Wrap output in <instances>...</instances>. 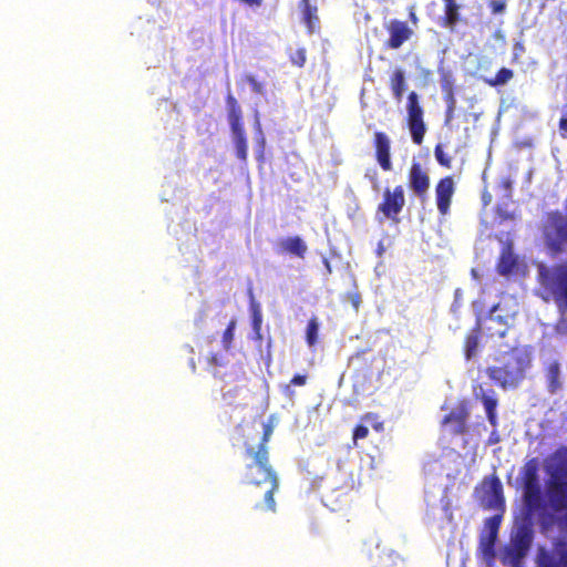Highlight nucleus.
Segmentation results:
<instances>
[{
    "instance_id": "1",
    "label": "nucleus",
    "mask_w": 567,
    "mask_h": 567,
    "mask_svg": "<svg viewBox=\"0 0 567 567\" xmlns=\"http://www.w3.org/2000/svg\"><path fill=\"white\" fill-rule=\"evenodd\" d=\"M270 434V426H265L257 446L246 445L244 455L249 462L245 466L243 482L250 485L248 498L255 511L275 513L274 495L279 491V478L269 463L267 443Z\"/></svg>"
},
{
    "instance_id": "2",
    "label": "nucleus",
    "mask_w": 567,
    "mask_h": 567,
    "mask_svg": "<svg viewBox=\"0 0 567 567\" xmlns=\"http://www.w3.org/2000/svg\"><path fill=\"white\" fill-rule=\"evenodd\" d=\"M496 362L485 369V374L496 386L508 390L516 389L525 380L532 358L526 349L513 347L499 353Z\"/></svg>"
},
{
    "instance_id": "3",
    "label": "nucleus",
    "mask_w": 567,
    "mask_h": 567,
    "mask_svg": "<svg viewBox=\"0 0 567 567\" xmlns=\"http://www.w3.org/2000/svg\"><path fill=\"white\" fill-rule=\"evenodd\" d=\"M540 297L553 302L560 313L567 312V262L538 268Z\"/></svg>"
},
{
    "instance_id": "4",
    "label": "nucleus",
    "mask_w": 567,
    "mask_h": 567,
    "mask_svg": "<svg viewBox=\"0 0 567 567\" xmlns=\"http://www.w3.org/2000/svg\"><path fill=\"white\" fill-rule=\"evenodd\" d=\"M539 470L540 461L538 457L527 460L520 468L522 501L527 516H532L544 508Z\"/></svg>"
},
{
    "instance_id": "5",
    "label": "nucleus",
    "mask_w": 567,
    "mask_h": 567,
    "mask_svg": "<svg viewBox=\"0 0 567 567\" xmlns=\"http://www.w3.org/2000/svg\"><path fill=\"white\" fill-rule=\"evenodd\" d=\"M225 101L227 120L233 134L236 156L245 163L248 158V140L245 130L243 110L239 102L231 93L226 95Z\"/></svg>"
},
{
    "instance_id": "6",
    "label": "nucleus",
    "mask_w": 567,
    "mask_h": 567,
    "mask_svg": "<svg viewBox=\"0 0 567 567\" xmlns=\"http://www.w3.org/2000/svg\"><path fill=\"white\" fill-rule=\"evenodd\" d=\"M406 125L414 144L421 145L426 133L424 110L420 103L419 94L411 91L406 99Z\"/></svg>"
},
{
    "instance_id": "7",
    "label": "nucleus",
    "mask_w": 567,
    "mask_h": 567,
    "mask_svg": "<svg viewBox=\"0 0 567 567\" xmlns=\"http://www.w3.org/2000/svg\"><path fill=\"white\" fill-rule=\"evenodd\" d=\"M475 491L480 493V499L485 508L498 509L505 505L503 485L496 473L485 476Z\"/></svg>"
},
{
    "instance_id": "8",
    "label": "nucleus",
    "mask_w": 567,
    "mask_h": 567,
    "mask_svg": "<svg viewBox=\"0 0 567 567\" xmlns=\"http://www.w3.org/2000/svg\"><path fill=\"white\" fill-rule=\"evenodd\" d=\"M405 206V193L402 185L394 188L385 187L382 194V200L378 205L377 212L382 214L383 218L392 221H399V215Z\"/></svg>"
},
{
    "instance_id": "9",
    "label": "nucleus",
    "mask_w": 567,
    "mask_h": 567,
    "mask_svg": "<svg viewBox=\"0 0 567 567\" xmlns=\"http://www.w3.org/2000/svg\"><path fill=\"white\" fill-rule=\"evenodd\" d=\"M514 315L505 310L501 303L494 305L486 317L485 329L489 337L504 338L512 327Z\"/></svg>"
},
{
    "instance_id": "10",
    "label": "nucleus",
    "mask_w": 567,
    "mask_h": 567,
    "mask_svg": "<svg viewBox=\"0 0 567 567\" xmlns=\"http://www.w3.org/2000/svg\"><path fill=\"white\" fill-rule=\"evenodd\" d=\"M409 187L421 200H424L430 189L431 179L427 171L419 162H413L408 174Z\"/></svg>"
},
{
    "instance_id": "11",
    "label": "nucleus",
    "mask_w": 567,
    "mask_h": 567,
    "mask_svg": "<svg viewBox=\"0 0 567 567\" xmlns=\"http://www.w3.org/2000/svg\"><path fill=\"white\" fill-rule=\"evenodd\" d=\"M385 30L389 34L385 41V47L391 50H398L413 35V30L408 22L392 19L385 24Z\"/></svg>"
},
{
    "instance_id": "12",
    "label": "nucleus",
    "mask_w": 567,
    "mask_h": 567,
    "mask_svg": "<svg viewBox=\"0 0 567 567\" xmlns=\"http://www.w3.org/2000/svg\"><path fill=\"white\" fill-rule=\"evenodd\" d=\"M454 193L455 182L453 176H444L437 181L435 185V199L437 210L442 216H445L450 213Z\"/></svg>"
},
{
    "instance_id": "13",
    "label": "nucleus",
    "mask_w": 567,
    "mask_h": 567,
    "mask_svg": "<svg viewBox=\"0 0 567 567\" xmlns=\"http://www.w3.org/2000/svg\"><path fill=\"white\" fill-rule=\"evenodd\" d=\"M373 148L375 161L384 172L393 168L391 159V140L386 133L378 131L373 134Z\"/></svg>"
},
{
    "instance_id": "14",
    "label": "nucleus",
    "mask_w": 567,
    "mask_h": 567,
    "mask_svg": "<svg viewBox=\"0 0 567 567\" xmlns=\"http://www.w3.org/2000/svg\"><path fill=\"white\" fill-rule=\"evenodd\" d=\"M547 496L555 512L567 511V478L551 477L547 485Z\"/></svg>"
},
{
    "instance_id": "15",
    "label": "nucleus",
    "mask_w": 567,
    "mask_h": 567,
    "mask_svg": "<svg viewBox=\"0 0 567 567\" xmlns=\"http://www.w3.org/2000/svg\"><path fill=\"white\" fill-rule=\"evenodd\" d=\"M308 246L299 236H290L278 241V252L288 254L303 259L307 255Z\"/></svg>"
},
{
    "instance_id": "16",
    "label": "nucleus",
    "mask_w": 567,
    "mask_h": 567,
    "mask_svg": "<svg viewBox=\"0 0 567 567\" xmlns=\"http://www.w3.org/2000/svg\"><path fill=\"white\" fill-rule=\"evenodd\" d=\"M299 10L301 12V19L305 25L307 27L308 33H313L317 29H319V17H318V8L315 4H311L310 0H300Z\"/></svg>"
},
{
    "instance_id": "17",
    "label": "nucleus",
    "mask_w": 567,
    "mask_h": 567,
    "mask_svg": "<svg viewBox=\"0 0 567 567\" xmlns=\"http://www.w3.org/2000/svg\"><path fill=\"white\" fill-rule=\"evenodd\" d=\"M517 267V258L513 254L511 245H506L503 247L497 265L496 270L502 276L511 275L514 269Z\"/></svg>"
},
{
    "instance_id": "18",
    "label": "nucleus",
    "mask_w": 567,
    "mask_h": 567,
    "mask_svg": "<svg viewBox=\"0 0 567 567\" xmlns=\"http://www.w3.org/2000/svg\"><path fill=\"white\" fill-rule=\"evenodd\" d=\"M480 400L484 405L487 420L492 426H497V413L496 409L498 405V400L494 390H488V392H482L480 395Z\"/></svg>"
},
{
    "instance_id": "19",
    "label": "nucleus",
    "mask_w": 567,
    "mask_h": 567,
    "mask_svg": "<svg viewBox=\"0 0 567 567\" xmlns=\"http://www.w3.org/2000/svg\"><path fill=\"white\" fill-rule=\"evenodd\" d=\"M389 85L395 101L401 102L406 90L405 73L402 69H395L389 79Z\"/></svg>"
},
{
    "instance_id": "20",
    "label": "nucleus",
    "mask_w": 567,
    "mask_h": 567,
    "mask_svg": "<svg viewBox=\"0 0 567 567\" xmlns=\"http://www.w3.org/2000/svg\"><path fill=\"white\" fill-rule=\"evenodd\" d=\"M554 466L551 477L567 478V446H559L550 456Z\"/></svg>"
},
{
    "instance_id": "21",
    "label": "nucleus",
    "mask_w": 567,
    "mask_h": 567,
    "mask_svg": "<svg viewBox=\"0 0 567 567\" xmlns=\"http://www.w3.org/2000/svg\"><path fill=\"white\" fill-rule=\"evenodd\" d=\"M481 332H482V323H481V320L477 319L476 324L466 334L465 340H464V352H465L466 359H471L474 355H476Z\"/></svg>"
},
{
    "instance_id": "22",
    "label": "nucleus",
    "mask_w": 567,
    "mask_h": 567,
    "mask_svg": "<svg viewBox=\"0 0 567 567\" xmlns=\"http://www.w3.org/2000/svg\"><path fill=\"white\" fill-rule=\"evenodd\" d=\"M444 1V16L442 18L443 25L447 28H454L460 22V4L456 0H443Z\"/></svg>"
},
{
    "instance_id": "23",
    "label": "nucleus",
    "mask_w": 567,
    "mask_h": 567,
    "mask_svg": "<svg viewBox=\"0 0 567 567\" xmlns=\"http://www.w3.org/2000/svg\"><path fill=\"white\" fill-rule=\"evenodd\" d=\"M467 416L468 412L463 408L460 411H451L447 415L444 416L443 423H454L456 425L455 433L463 434L466 431Z\"/></svg>"
},
{
    "instance_id": "24",
    "label": "nucleus",
    "mask_w": 567,
    "mask_h": 567,
    "mask_svg": "<svg viewBox=\"0 0 567 567\" xmlns=\"http://www.w3.org/2000/svg\"><path fill=\"white\" fill-rule=\"evenodd\" d=\"M532 540L533 535L530 529L527 527H520L512 538L511 544L514 545L517 550H522L523 553L527 554L530 548Z\"/></svg>"
},
{
    "instance_id": "25",
    "label": "nucleus",
    "mask_w": 567,
    "mask_h": 567,
    "mask_svg": "<svg viewBox=\"0 0 567 567\" xmlns=\"http://www.w3.org/2000/svg\"><path fill=\"white\" fill-rule=\"evenodd\" d=\"M525 556V553H523L522 550H517V548L514 545L509 544L504 548L501 556V561L503 565L516 567Z\"/></svg>"
},
{
    "instance_id": "26",
    "label": "nucleus",
    "mask_w": 567,
    "mask_h": 567,
    "mask_svg": "<svg viewBox=\"0 0 567 567\" xmlns=\"http://www.w3.org/2000/svg\"><path fill=\"white\" fill-rule=\"evenodd\" d=\"M514 76V72L511 69L502 68L499 69L494 78L486 79L485 83L492 87H497L506 84Z\"/></svg>"
},
{
    "instance_id": "27",
    "label": "nucleus",
    "mask_w": 567,
    "mask_h": 567,
    "mask_svg": "<svg viewBox=\"0 0 567 567\" xmlns=\"http://www.w3.org/2000/svg\"><path fill=\"white\" fill-rule=\"evenodd\" d=\"M319 323L316 317H312L307 324L306 341L309 347H313L318 341Z\"/></svg>"
},
{
    "instance_id": "28",
    "label": "nucleus",
    "mask_w": 567,
    "mask_h": 567,
    "mask_svg": "<svg viewBox=\"0 0 567 567\" xmlns=\"http://www.w3.org/2000/svg\"><path fill=\"white\" fill-rule=\"evenodd\" d=\"M236 319H231L226 329L224 330L223 332V336H221V344H223V348L228 351L231 349L233 347V341H234V336H235V329H236Z\"/></svg>"
},
{
    "instance_id": "29",
    "label": "nucleus",
    "mask_w": 567,
    "mask_h": 567,
    "mask_svg": "<svg viewBox=\"0 0 567 567\" xmlns=\"http://www.w3.org/2000/svg\"><path fill=\"white\" fill-rule=\"evenodd\" d=\"M308 374H296L289 381L288 384L284 385L282 392L287 396H292L295 394L292 386H303L307 383Z\"/></svg>"
},
{
    "instance_id": "30",
    "label": "nucleus",
    "mask_w": 567,
    "mask_h": 567,
    "mask_svg": "<svg viewBox=\"0 0 567 567\" xmlns=\"http://www.w3.org/2000/svg\"><path fill=\"white\" fill-rule=\"evenodd\" d=\"M250 310H251L252 331L258 332V330H261V324H262V313H261L259 303L251 300Z\"/></svg>"
},
{
    "instance_id": "31",
    "label": "nucleus",
    "mask_w": 567,
    "mask_h": 567,
    "mask_svg": "<svg viewBox=\"0 0 567 567\" xmlns=\"http://www.w3.org/2000/svg\"><path fill=\"white\" fill-rule=\"evenodd\" d=\"M434 156L436 162L444 168L452 167V157L445 153L442 144H436L434 147Z\"/></svg>"
},
{
    "instance_id": "32",
    "label": "nucleus",
    "mask_w": 567,
    "mask_h": 567,
    "mask_svg": "<svg viewBox=\"0 0 567 567\" xmlns=\"http://www.w3.org/2000/svg\"><path fill=\"white\" fill-rule=\"evenodd\" d=\"M498 534H492V533H483L481 536V547L483 550L487 554H493L494 546L497 539Z\"/></svg>"
},
{
    "instance_id": "33",
    "label": "nucleus",
    "mask_w": 567,
    "mask_h": 567,
    "mask_svg": "<svg viewBox=\"0 0 567 567\" xmlns=\"http://www.w3.org/2000/svg\"><path fill=\"white\" fill-rule=\"evenodd\" d=\"M289 60L290 62L298 66L303 68L307 62V51L305 48H299L293 52L289 53Z\"/></svg>"
},
{
    "instance_id": "34",
    "label": "nucleus",
    "mask_w": 567,
    "mask_h": 567,
    "mask_svg": "<svg viewBox=\"0 0 567 567\" xmlns=\"http://www.w3.org/2000/svg\"><path fill=\"white\" fill-rule=\"evenodd\" d=\"M501 516L494 515L488 517L484 523V533L498 534V529L501 526Z\"/></svg>"
},
{
    "instance_id": "35",
    "label": "nucleus",
    "mask_w": 567,
    "mask_h": 567,
    "mask_svg": "<svg viewBox=\"0 0 567 567\" xmlns=\"http://www.w3.org/2000/svg\"><path fill=\"white\" fill-rule=\"evenodd\" d=\"M255 127L258 131V133L260 134V137L258 140V147H259V150H258V154H257V159L259 162H264V152H265V146H266V140L264 137L262 130H261V124H260V121H259L258 116H256Z\"/></svg>"
},
{
    "instance_id": "36",
    "label": "nucleus",
    "mask_w": 567,
    "mask_h": 567,
    "mask_svg": "<svg viewBox=\"0 0 567 567\" xmlns=\"http://www.w3.org/2000/svg\"><path fill=\"white\" fill-rule=\"evenodd\" d=\"M244 81L250 85V89L252 92H255L257 94L265 93L264 83L259 82L252 74H246L244 76Z\"/></svg>"
},
{
    "instance_id": "37",
    "label": "nucleus",
    "mask_w": 567,
    "mask_h": 567,
    "mask_svg": "<svg viewBox=\"0 0 567 567\" xmlns=\"http://www.w3.org/2000/svg\"><path fill=\"white\" fill-rule=\"evenodd\" d=\"M441 87L445 93H451V91H453V78L447 71L441 72Z\"/></svg>"
},
{
    "instance_id": "38",
    "label": "nucleus",
    "mask_w": 567,
    "mask_h": 567,
    "mask_svg": "<svg viewBox=\"0 0 567 567\" xmlns=\"http://www.w3.org/2000/svg\"><path fill=\"white\" fill-rule=\"evenodd\" d=\"M369 435V429L363 424H358L353 429L352 441L357 445L359 440H363Z\"/></svg>"
},
{
    "instance_id": "39",
    "label": "nucleus",
    "mask_w": 567,
    "mask_h": 567,
    "mask_svg": "<svg viewBox=\"0 0 567 567\" xmlns=\"http://www.w3.org/2000/svg\"><path fill=\"white\" fill-rule=\"evenodd\" d=\"M488 8L493 14H501L506 9V0H491Z\"/></svg>"
},
{
    "instance_id": "40",
    "label": "nucleus",
    "mask_w": 567,
    "mask_h": 567,
    "mask_svg": "<svg viewBox=\"0 0 567 567\" xmlns=\"http://www.w3.org/2000/svg\"><path fill=\"white\" fill-rule=\"evenodd\" d=\"M525 52V45L522 41H516L513 45V56L512 62H519L520 55Z\"/></svg>"
},
{
    "instance_id": "41",
    "label": "nucleus",
    "mask_w": 567,
    "mask_h": 567,
    "mask_svg": "<svg viewBox=\"0 0 567 567\" xmlns=\"http://www.w3.org/2000/svg\"><path fill=\"white\" fill-rule=\"evenodd\" d=\"M559 134L563 138L567 140V104L565 105V110L563 116L558 122Z\"/></svg>"
},
{
    "instance_id": "42",
    "label": "nucleus",
    "mask_w": 567,
    "mask_h": 567,
    "mask_svg": "<svg viewBox=\"0 0 567 567\" xmlns=\"http://www.w3.org/2000/svg\"><path fill=\"white\" fill-rule=\"evenodd\" d=\"M548 375H549V380H550V385H551L553 390H555L557 386V380H558V375H559L558 364L555 363L549 367Z\"/></svg>"
},
{
    "instance_id": "43",
    "label": "nucleus",
    "mask_w": 567,
    "mask_h": 567,
    "mask_svg": "<svg viewBox=\"0 0 567 567\" xmlns=\"http://www.w3.org/2000/svg\"><path fill=\"white\" fill-rule=\"evenodd\" d=\"M454 110L455 107L453 105H447L444 120L445 125H449L454 118Z\"/></svg>"
},
{
    "instance_id": "44",
    "label": "nucleus",
    "mask_w": 567,
    "mask_h": 567,
    "mask_svg": "<svg viewBox=\"0 0 567 567\" xmlns=\"http://www.w3.org/2000/svg\"><path fill=\"white\" fill-rule=\"evenodd\" d=\"M558 561L561 567H567V548L558 551Z\"/></svg>"
},
{
    "instance_id": "45",
    "label": "nucleus",
    "mask_w": 567,
    "mask_h": 567,
    "mask_svg": "<svg viewBox=\"0 0 567 567\" xmlns=\"http://www.w3.org/2000/svg\"><path fill=\"white\" fill-rule=\"evenodd\" d=\"M365 177H368L371 183H372V187L375 189V190H379V181H378V176H377V172L373 171L372 172V175L369 174V172L365 174Z\"/></svg>"
},
{
    "instance_id": "46",
    "label": "nucleus",
    "mask_w": 567,
    "mask_h": 567,
    "mask_svg": "<svg viewBox=\"0 0 567 567\" xmlns=\"http://www.w3.org/2000/svg\"><path fill=\"white\" fill-rule=\"evenodd\" d=\"M237 392H238V388H234V389L225 392L223 394V398H224L225 401H228V403L230 404L231 403V399H234L236 396Z\"/></svg>"
},
{
    "instance_id": "47",
    "label": "nucleus",
    "mask_w": 567,
    "mask_h": 567,
    "mask_svg": "<svg viewBox=\"0 0 567 567\" xmlns=\"http://www.w3.org/2000/svg\"><path fill=\"white\" fill-rule=\"evenodd\" d=\"M208 362L212 365H223V362L220 361V358L217 354H215V353L209 355Z\"/></svg>"
},
{
    "instance_id": "48",
    "label": "nucleus",
    "mask_w": 567,
    "mask_h": 567,
    "mask_svg": "<svg viewBox=\"0 0 567 567\" xmlns=\"http://www.w3.org/2000/svg\"><path fill=\"white\" fill-rule=\"evenodd\" d=\"M240 1L250 7H260L262 4V0H240Z\"/></svg>"
},
{
    "instance_id": "49",
    "label": "nucleus",
    "mask_w": 567,
    "mask_h": 567,
    "mask_svg": "<svg viewBox=\"0 0 567 567\" xmlns=\"http://www.w3.org/2000/svg\"><path fill=\"white\" fill-rule=\"evenodd\" d=\"M446 102L447 105H453L455 107V97L453 91H451V93H446Z\"/></svg>"
},
{
    "instance_id": "50",
    "label": "nucleus",
    "mask_w": 567,
    "mask_h": 567,
    "mask_svg": "<svg viewBox=\"0 0 567 567\" xmlns=\"http://www.w3.org/2000/svg\"><path fill=\"white\" fill-rule=\"evenodd\" d=\"M543 567H561L559 561H549V563H545L543 564Z\"/></svg>"
},
{
    "instance_id": "51",
    "label": "nucleus",
    "mask_w": 567,
    "mask_h": 567,
    "mask_svg": "<svg viewBox=\"0 0 567 567\" xmlns=\"http://www.w3.org/2000/svg\"><path fill=\"white\" fill-rule=\"evenodd\" d=\"M323 264H324V266L327 268V272L331 274L332 269H331L330 262H329V260L327 258L323 259Z\"/></svg>"
},
{
    "instance_id": "52",
    "label": "nucleus",
    "mask_w": 567,
    "mask_h": 567,
    "mask_svg": "<svg viewBox=\"0 0 567 567\" xmlns=\"http://www.w3.org/2000/svg\"><path fill=\"white\" fill-rule=\"evenodd\" d=\"M254 339L256 341H261L262 340V334H261V330H258V332H254Z\"/></svg>"
},
{
    "instance_id": "53",
    "label": "nucleus",
    "mask_w": 567,
    "mask_h": 567,
    "mask_svg": "<svg viewBox=\"0 0 567 567\" xmlns=\"http://www.w3.org/2000/svg\"><path fill=\"white\" fill-rule=\"evenodd\" d=\"M374 417H375V415H374L373 413H367V414H365V415H363L361 419H362L363 421H369V420H372V419H374Z\"/></svg>"
},
{
    "instance_id": "54",
    "label": "nucleus",
    "mask_w": 567,
    "mask_h": 567,
    "mask_svg": "<svg viewBox=\"0 0 567 567\" xmlns=\"http://www.w3.org/2000/svg\"><path fill=\"white\" fill-rule=\"evenodd\" d=\"M374 429H375L377 431H381V430H383V423H381V422H380V423H377V424L374 425Z\"/></svg>"
}]
</instances>
